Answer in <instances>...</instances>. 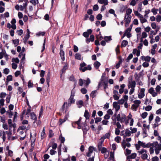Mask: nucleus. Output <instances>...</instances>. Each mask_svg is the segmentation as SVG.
I'll use <instances>...</instances> for the list:
<instances>
[{"mask_svg":"<svg viewBox=\"0 0 161 161\" xmlns=\"http://www.w3.org/2000/svg\"><path fill=\"white\" fill-rule=\"evenodd\" d=\"M161 89V87L159 85L157 86L155 88V90L156 92H157V94L158 93H159Z\"/></svg>","mask_w":161,"mask_h":161,"instance_id":"38","label":"nucleus"},{"mask_svg":"<svg viewBox=\"0 0 161 161\" xmlns=\"http://www.w3.org/2000/svg\"><path fill=\"white\" fill-rule=\"evenodd\" d=\"M151 58V57L149 56H147L146 57L142 56L141 57V58L142 60H143L146 61L147 62L150 61Z\"/></svg>","mask_w":161,"mask_h":161,"instance_id":"21","label":"nucleus"},{"mask_svg":"<svg viewBox=\"0 0 161 161\" xmlns=\"http://www.w3.org/2000/svg\"><path fill=\"white\" fill-rule=\"evenodd\" d=\"M109 13L111 14H113L115 16H116V15L115 14V11L113 9H109Z\"/></svg>","mask_w":161,"mask_h":161,"instance_id":"56","label":"nucleus"},{"mask_svg":"<svg viewBox=\"0 0 161 161\" xmlns=\"http://www.w3.org/2000/svg\"><path fill=\"white\" fill-rule=\"evenodd\" d=\"M30 2L33 4L35 5L36 4L38 3V0H31Z\"/></svg>","mask_w":161,"mask_h":161,"instance_id":"62","label":"nucleus"},{"mask_svg":"<svg viewBox=\"0 0 161 161\" xmlns=\"http://www.w3.org/2000/svg\"><path fill=\"white\" fill-rule=\"evenodd\" d=\"M83 102L82 100H80L77 103V104L79 108H81L83 105Z\"/></svg>","mask_w":161,"mask_h":161,"instance_id":"29","label":"nucleus"},{"mask_svg":"<svg viewBox=\"0 0 161 161\" xmlns=\"http://www.w3.org/2000/svg\"><path fill=\"white\" fill-rule=\"evenodd\" d=\"M31 107H29L26 110H25L23 111L22 114H25L26 115H27V117H28L29 116V113L31 111Z\"/></svg>","mask_w":161,"mask_h":161,"instance_id":"17","label":"nucleus"},{"mask_svg":"<svg viewBox=\"0 0 161 161\" xmlns=\"http://www.w3.org/2000/svg\"><path fill=\"white\" fill-rule=\"evenodd\" d=\"M59 139L61 141V143H64L65 141V138L62 137V136L60 135L59 137Z\"/></svg>","mask_w":161,"mask_h":161,"instance_id":"55","label":"nucleus"},{"mask_svg":"<svg viewBox=\"0 0 161 161\" xmlns=\"http://www.w3.org/2000/svg\"><path fill=\"white\" fill-rule=\"evenodd\" d=\"M131 31V29L129 28L126 31L124 35L122 37V38H123L125 36H126L128 37L129 38L130 37L131 34L130 32Z\"/></svg>","mask_w":161,"mask_h":161,"instance_id":"10","label":"nucleus"},{"mask_svg":"<svg viewBox=\"0 0 161 161\" xmlns=\"http://www.w3.org/2000/svg\"><path fill=\"white\" fill-rule=\"evenodd\" d=\"M50 79V74L49 72H48L47 75V76L46 77V81L47 82V84L48 86H49V80Z\"/></svg>","mask_w":161,"mask_h":161,"instance_id":"31","label":"nucleus"},{"mask_svg":"<svg viewBox=\"0 0 161 161\" xmlns=\"http://www.w3.org/2000/svg\"><path fill=\"white\" fill-rule=\"evenodd\" d=\"M67 119V117L65 116L64 119H60L59 120L60 125H61L63 123L65 122Z\"/></svg>","mask_w":161,"mask_h":161,"instance_id":"32","label":"nucleus"},{"mask_svg":"<svg viewBox=\"0 0 161 161\" xmlns=\"http://www.w3.org/2000/svg\"><path fill=\"white\" fill-rule=\"evenodd\" d=\"M139 18L140 19V21L142 23L146 22L147 21V20L144 18L142 15L141 16V17H140Z\"/></svg>","mask_w":161,"mask_h":161,"instance_id":"28","label":"nucleus"},{"mask_svg":"<svg viewBox=\"0 0 161 161\" xmlns=\"http://www.w3.org/2000/svg\"><path fill=\"white\" fill-rule=\"evenodd\" d=\"M124 132V131H121L120 133V135H124V137L130 136L131 135L130 131L128 129H126L125 130V134L123 133V132Z\"/></svg>","mask_w":161,"mask_h":161,"instance_id":"7","label":"nucleus"},{"mask_svg":"<svg viewBox=\"0 0 161 161\" xmlns=\"http://www.w3.org/2000/svg\"><path fill=\"white\" fill-rule=\"evenodd\" d=\"M138 144L140 146H142L143 147H150V145L149 144V143H148L147 144H145V143H144L143 142H141L140 141H139L138 142Z\"/></svg>","mask_w":161,"mask_h":161,"instance_id":"12","label":"nucleus"},{"mask_svg":"<svg viewBox=\"0 0 161 161\" xmlns=\"http://www.w3.org/2000/svg\"><path fill=\"white\" fill-rule=\"evenodd\" d=\"M125 115L123 114H119L117 115L116 118L118 121L123 122L125 118Z\"/></svg>","mask_w":161,"mask_h":161,"instance_id":"5","label":"nucleus"},{"mask_svg":"<svg viewBox=\"0 0 161 161\" xmlns=\"http://www.w3.org/2000/svg\"><path fill=\"white\" fill-rule=\"evenodd\" d=\"M117 102H115L113 103V107L115 108L116 111H118L120 109V106L118 104Z\"/></svg>","mask_w":161,"mask_h":161,"instance_id":"14","label":"nucleus"},{"mask_svg":"<svg viewBox=\"0 0 161 161\" xmlns=\"http://www.w3.org/2000/svg\"><path fill=\"white\" fill-rule=\"evenodd\" d=\"M115 141L118 143H119L121 140V138L120 137L117 136L115 138Z\"/></svg>","mask_w":161,"mask_h":161,"instance_id":"51","label":"nucleus"},{"mask_svg":"<svg viewBox=\"0 0 161 161\" xmlns=\"http://www.w3.org/2000/svg\"><path fill=\"white\" fill-rule=\"evenodd\" d=\"M92 30L90 29H88L86 32H84L83 34V35L85 37L87 38L89 36V35L92 33Z\"/></svg>","mask_w":161,"mask_h":161,"instance_id":"13","label":"nucleus"},{"mask_svg":"<svg viewBox=\"0 0 161 161\" xmlns=\"http://www.w3.org/2000/svg\"><path fill=\"white\" fill-rule=\"evenodd\" d=\"M31 118L33 120H36L37 117L35 113L33 112L31 113L30 114Z\"/></svg>","mask_w":161,"mask_h":161,"instance_id":"22","label":"nucleus"},{"mask_svg":"<svg viewBox=\"0 0 161 161\" xmlns=\"http://www.w3.org/2000/svg\"><path fill=\"white\" fill-rule=\"evenodd\" d=\"M60 55L62 60L63 61H64L65 59L64 52L63 51H60Z\"/></svg>","mask_w":161,"mask_h":161,"instance_id":"27","label":"nucleus"},{"mask_svg":"<svg viewBox=\"0 0 161 161\" xmlns=\"http://www.w3.org/2000/svg\"><path fill=\"white\" fill-rule=\"evenodd\" d=\"M130 153L131 151L130 150H129L128 148H126L125 154L126 156L130 154Z\"/></svg>","mask_w":161,"mask_h":161,"instance_id":"52","label":"nucleus"},{"mask_svg":"<svg viewBox=\"0 0 161 161\" xmlns=\"http://www.w3.org/2000/svg\"><path fill=\"white\" fill-rule=\"evenodd\" d=\"M161 118L158 116H157L155 119V123H158L160 121Z\"/></svg>","mask_w":161,"mask_h":161,"instance_id":"58","label":"nucleus"},{"mask_svg":"<svg viewBox=\"0 0 161 161\" xmlns=\"http://www.w3.org/2000/svg\"><path fill=\"white\" fill-rule=\"evenodd\" d=\"M6 94L5 92H2L0 94V97L3 98L5 97Z\"/></svg>","mask_w":161,"mask_h":161,"instance_id":"49","label":"nucleus"},{"mask_svg":"<svg viewBox=\"0 0 161 161\" xmlns=\"http://www.w3.org/2000/svg\"><path fill=\"white\" fill-rule=\"evenodd\" d=\"M12 62H15L16 63H19V60L18 58H13L12 59Z\"/></svg>","mask_w":161,"mask_h":161,"instance_id":"47","label":"nucleus"},{"mask_svg":"<svg viewBox=\"0 0 161 161\" xmlns=\"http://www.w3.org/2000/svg\"><path fill=\"white\" fill-rule=\"evenodd\" d=\"M152 107L151 106H148L145 108V110L147 111H149L151 110Z\"/></svg>","mask_w":161,"mask_h":161,"instance_id":"59","label":"nucleus"},{"mask_svg":"<svg viewBox=\"0 0 161 161\" xmlns=\"http://www.w3.org/2000/svg\"><path fill=\"white\" fill-rule=\"evenodd\" d=\"M94 40V36L93 35H91L90 38H86V43H88L90 42H93Z\"/></svg>","mask_w":161,"mask_h":161,"instance_id":"16","label":"nucleus"},{"mask_svg":"<svg viewBox=\"0 0 161 161\" xmlns=\"http://www.w3.org/2000/svg\"><path fill=\"white\" fill-rule=\"evenodd\" d=\"M158 11V9L153 8L151 10V12L153 13L154 15H156L157 14V11Z\"/></svg>","mask_w":161,"mask_h":161,"instance_id":"40","label":"nucleus"},{"mask_svg":"<svg viewBox=\"0 0 161 161\" xmlns=\"http://www.w3.org/2000/svg\"><path fill=\"white\" fill-rule=\"evenodd\" d=\"M75 58L78 60H80L81 58V56L80 54L77 53L75 55Z\"/></svg>","mask_w":161,"mask_h":161,"instance_id":"44","label":"nucleus"},{"mask_svg":"<svg viewBox=\"0 0 161 161\" xmlns=\"http://www.w3.org/2000/svg\"><path fill=\"white\" fill-rule=\"evenodd\" d=\"M147 151L144 149H142L141 150L138 151V152L140 154H144L147 152Z\"/></svg>","mask_w":161,"mask_h":161,"instance_id":"50","label":"nucleus"},{"mask_svg":"<svg viewBox=\"0 0 161 161\" xmlns=\"http://www.w3.org/2000/svg\"><path fill=\"white\" fill-rule=\"evenodd\" d=\"M130 114L127 117L125 116V118L124 120V122H125L126 125H127L129 123V120L131 119Z\"/></svg>","mask_w":161,"mask_h":161,"instance_id":"24","label":"nucleus"},{"mask_svg":"<svg viewBox=\"0 0 161 161\" xmlns=\"http://www.w3.org/2000/svg\"><path fill=\"white\" fill-rule=\"evenodd\" d=\"M107 114L109 115H112L113 114V112L111 109H109L107 111Z\"/></svg>","mask_w":161,"mask_h":161,"instance_id":"53","label":"nucleus"},{"mask_svg":"<svg viewBox=\"0 0 161 161\" xmlns=\"http://www.w3.org/2000/svg\"><path fill=\"white\" fill-rule=\"evenodd\" d=\"M156 20L158 22H160L161 21V16L160 15H158L156 18Z\"/></svg>","mask_w":161,"mask_h":161,"instance_id":"41","label":"nucleus"},{"mask_svg":"<svg viewBox=\"0 0 161 161\" xmlns=\"http://www.w3.org/2000/svg\"><path fill=\"white\" fill-rule=\"evenodd\" d=\"M159 159L158 157L155 156L152 158V161H158Z\"/></svg>","mask_w":161,"mask_h":161,"instance_id":"64","label":"nucleus"},{"mask_svg":"<svg viewBox=\"0 0 161 161\" xmlns=\"http://www.w3.org/2000/svg\"><path fill=\"white\" fill-rule=\"evenodd\" d=\"M145 89L144 88H142L141 89L140 92L138 94L139 98H142L144 97L145 96Z\"/></svg>","mask_w":161,"mask_h":161,"instance_id":"9","label":"nucleus"},{"mask_svg":"<svg viewBox=\"0 0 161 161\" xmlns=\"http://www.w3.org/2000/svg\"><path fill=\"white\" fill-rule=\"evenodd\" d=\"M30 37V35L27 34L24 37V42L25 43H26L28 39Z\"/></svg>","mask_w":161,"mask_h":161,"instance_id":"42","label":"nucleus"},{"mask_svg":"<svg viewBox=\"0 0 161 161\" xmlns=\"http://www.w3.org/2000/svg\"><path fill=\"white\" fill-rule=\"evenodd\" d=\"M95 148L92 146H90L89 148L88 152L87 154L86 155L87 157H90L91 154L93 153L94 150H95Z\"/></svg>","mask_w":161,"mask_h":161,"instance_id":"11","label":"nucleus"},{"mask_svg":"<svg viewBox=\"0 0 161 161\" xmlns=\"http://www.w3.org/2000/svg\"><path fill=\"white\" fill-rule=\"evenodd\" d=\"M97 2L101 4H104V5H108V0H97Z\"/></svg>","mask_w":161,"mask_h":161,"instance_id":"19","label":"nucleus"},{"mask_svg":"<svg viewBox=\"0 0 161 161\" xmlns=\"http://www.w3.org/2000/svg\"><path fill=\"white\" fill-rule=\"evenodd\" d=\"M97 93V91H92L90 95L93 98L94 97H96V94Z\"/></svg>","mask_w":161,"mask_h":161,"instance_id":"35","label":"nucleus"},{"mask_svg":"<svg viewBox=\"0 0 161 161\" xmlns=\"http://www.w3.org/2000/svg\"><path fill=\"white\" fill-rule=\"evenodd\" d=\"M147 115V113L146 112H145L142 113V117L143 119L145 118Z\"/></svg>","mask_w":161,"mask_h":161,"instance_id":"54","label":"nucleus"},{"mask_svg":"<svg viewBox=\"0 0 161 161\" xmlns=\"http://www.w3.org/2000/svg\"><path fill=\"white\" fill-rule=\"evenodd\" d=\"M119 60L118 63H117L115 66V67L116 69H118L120 66V64L122 63L123 62L122 59L121 58L119 57Z\"/></svg>","mask_w":161,"mask_h":161,"instance_id":"25","label":"nucleus"},{"mask_svg":"<svg viewBox=\"0 0 161 161\" xmlns=\"http://www.w3.org/2000/svg\"><path fill=\"white\" fill-rule=\"evenodd\" d=\"M158 144V143L157 142H154L152 143H149L150 147L151 146H152L153 147H155Z\"/></svg>","mask_w":161,"mask_h":161,"instance_id":"39","label":"nucleus"},{"mask_svg":"<svg viewBox=\"0 0 161 161\" xmlns=\"http://www.w3.org/2000/svg\"><path fill=\"white\" fill-rule=\"evenodd\" d=\"M8 123L9 125V130L10 131L11 130V128L12 127L15 129L16 127L15 124H13L12 123V120L10 119H9L8 120Z\"/></svg>","mask_w":161,"mask_h":161,"instance_id":"6","label":"nucleus"},{"mask_svg":"<svg viewBox=\"0 0 161 161\" xmlns=\"http://www.w3.org/2000/svg\"><path fill=\"white\" fill-rule=\"evenodd\" d=\"M148 92L151 94L153 97H155L158 95L157 92H155L153 87H151L148 91Z\"/></svg>","mask_w":161,"mask_h":161,"instance_id":"8","label":"nucleus"},{"mask_svg":"<svg viewBox=\"0 0 161 161\" xmlns=\"http://www.w3.org/2000/svg\"><path fill=\"white\" fill-rule=\"evenodd\" d=\"M136 86V83L135 81H133L131 82V94L134 92V87Z\"/></svg>","mask_w":161,"mask_h":161,"instance_id":"26","label":"nucleus"},{"mask_svg":"<svg viewBox=\"0 0 161 161\" xmlns=\"http://www.w3.org/2000/svg\"><path fill=\"white\" fill-rule=\"evenodd\" d=\"M84 115L86 119H89V114L87 111L86 110L85 111Z\"/></svg>","mask_w":161,"mask_h":161,"instance_id":"34","label":"nucleus"},{"mask_svg":"<svg viewBox=\"0 0 161 161\" xmlns=\"http://www.w3.org/2000/svg\"><path fill=\"white\" fill-rule=\"evenodd\" d=\"M131 9H128L126 11V14L125 16V26L126 27L128 26L129 25L131 20Z\"/></svg>","mask_w":161,"mask_h":161,"instance_id":"1","label":"nucleus"},{"mask_svg":"<svg viewBox=\"0 0 161 161\" xmlns=\"http://www.w3.org/2000/svg\"><path fill=\"white\" fill-rule=\"evenodd\" d=\"M27 4L26 3V1H25V3H23V5H21L19 6V9L21 11L24 10V9L27 6Z\"/></svg>","mask_w":161,"mask_h":161,"instance_id":"20","label":"nucleus"},{"mask_svg":"<svg viewBox=\"0 0 161 161\" xmlns=\"http://www.w3.org/2000/svg\"><path fill=\"white\" fill-rule=\"evenodd\" d=\"M134 104L132 105L131 107V109L134 110V111H136V108L138 107L141 103V102L138 100H135L134 101Z\"/></svg>","mask_w":161,"mask_h":161,"instance_id":"4","label":"nucleus"},{"mask_svg":"<svg viewBox=\"0 0 161 161\" xmlns=\"http://www.w3.org/2000/svg\"><path fill=\"white\" fill-rule=\"evenodd\" d=\"M104 39L106 42H107L109 41H110L112 40L111 36H105L104 37Z\"/></svg>","mask_w":161,"mask_h":161,"instance_id":"43","label":"nucleus"},{"mask_svg":"<svg viewBox=\"0 0 161 161\" xmlns=\"http://www.w3.org/2000/svg\"><path fill=\"white\" fill-rule=\"evenodd\" d=\"M99 9V7L97 5L95 4L94 5L93 7V10L94 11H97Z\"/></svg>","mask_w":161,"mask_h":161,"instance_id":"63","label":"nucleus"},{"mask_svg":"<svg viewBox=\"0 0 161 161\" xmlns=\"http://www.w3.org/2000/svg\"><path fill=\"white\" fill-rule=\"evenodd\" d=\"M9 70L7 68H5L3 70V73H4V74H5L6 75L8 74L9 73Z\"/></svg>","mask_w":161,"mask_h":161,"instance_id":"48","label":"nucleus"},{"mask_svg":"<svg viewBox=\"0 0 161 161\" xmlns=\"http://www.w3.org/2000/svg\"><path fill=\"white\" fill-rule=\"evenodd\" d=\"M147 131V129H144L143 130V137H146V136H147V134L146 133V132Z\"/></svg>","mask_w":161,"mask_h":161,"instance_id":"60","label":"nucleus"},{"mask_svg":"<svg viewBox=\"0 0 161 161\" xmlns=\"http://www.w3.org/2000/svg\"><path fill=\"white\" fill-rule=\"evenodd\" d=\"M19 39H15L13 40V42L15 46H17L19 43Z\"/></svg>","mask_w":161,"mask_h":161,"instance_id":"45","label":"nucleus"},{"mask_svg":"<svg viewBox=\"0 0 161 161\" xmlns=\"http://www.w3.org/2000/svg\"><path fill=\"white\" fill-rule=\"evenodd\" d=\"M148 156L147 154L145 153L142 154L141 158H142L144 160L146 159L147 158Z\"/></svg>","mask_w":161,"mask_h":161,"instance_id":"46","label":"nucleus"},{"mask_svg":"<svg viewBox=\"0 0 161 161\" xmlns=\"http://www.w3.org/2000/svg\"><path fill=\"white\" fill-rule=\"evenodd\" d=\"M81 92L83 94H86L87 92V90L85 88H83L81 89Z\"/></svg>","mask_w":161,"mask_h":161,"instance_id":"61","label":"nucleus"},{"mask_svg":"<svg viewBox=\"0 0 161 161\" xmlns=\"http://www.w3.org/2000/svg\"><path fill=\"white\" fill-rule=\"evenodd\" d=\"M75 94V92L73 91H72L71 92L70 97L68 101V105L69 106H70L72 103H74L75 102V100L74 98Z\"/></svg>","mask_w":161,"mask_h":161,"instance_id":"2","label":"nucleus"},{"mask_svg":"<svg viewBox=\"0 0 161 161\" xmlns=\"http://www.w3.org/2000/svg\"><path fill=\"white\" fill-rule=\"evenodd\" d=\"M91 82L89 78H87L86 80H83L81 79H79V84L80 86H82L84 83L86 87H87L89 84Z\"/></svg>","mask_w":161,"mask_h":161,"instance_id":"3","label":"nucleus"},{"mask_svg":"<svg viewBox=\"0 0 161 161\" xmlns=\"http://www.w3.org/2000/svg\"><path fill=\"white\" fill-rule=\"evenodd\" d=\"M147 36V34L145 32H143L142 33V37L141 38V41L142 40V39L146 38Z\"/></svg>","mask_w":161,"mask_h":161,"instance_id":"33","label":"nucleus"},{"mask_svg":"<svg viewBox=\"0 0 161 161\" xmlns=\"http://www.w3.org/2000/svg\"><path fill=\"white\" fill-rule=\"evenodd\" d=\"M94 65L96 69H98L100 65V63L98 61H96L95 62Z\"/></svg>","mask_w":161,"mask_h":161,"instance_id":"30","label":"nucleus"},{"mask_svg":"<svg viewBox=\"0 0 161 161\" xmlns=\"http://www.w3.org/2000/svg\"><path fill=\"white\" fill-rule=\"evenodd\" d=\"M122 146L123 147L124 149L126 148V147H129L130 146V143L128 142H123L122 143Z\"/></svg>","mask_w":161,"mask_h":161,"instance_id":"18","label":"nucleus"},{"mask_svg":"<svg viewBox=\"0 0 161 161\" xmlns=\"http://www.w3.org/2000/svg\"><path fill=\"white\" fill-rule=\"evenodd\" d=\"M81 120V119H80L79 120L73 123H72V125H73L74 124H77L78 125V129H80L81 128V127L80 125V121Z\"/></svg>","mask_w":161,"mask_h":161,"instance_id":"23","label":"nucleus"},{"mask_svg":"<svg viewBox=\"0 0 161 161\" xmlns=\"http://www.w3.org/2000/svg\"><path fill=\"white\" fill-rule=\"evenodd\" d=\"M110 134L109 132L106 133L100 139L101 142H103L104 139L106 138H108L110 136Z\"/></svg>","mask_w":161,"mask_h":161,"instance_id":"15","label":"nucleus"},{"mask_svg":"<svg viewBox=\"0 0 161 161\" xmlns=\"http://www.w3.org/2000/svg\"><path fill=\"white\" fill-rule=\"evenodd\" d=\"M128 44V42L124 40L122 42L121 46L123 47H125Z\"/></svg>","mask_w":161,"mask_h":161,"instance_id":"37","label":"nucleus"},{"mask_svg":"<svg viewBox=\"0 0 161 161\" xmlns=\"http://www.w3.org/2000/svg\"><path fill=\"white\" fill-rule=\"evenodd\" d=\"M2 127L4 130H7L8 129V125L6 123H3V124Z\"/></svg>","mask_w":161,"mask_h":161,"instance_id":"57","label":"nucleus"},{"mask_svg":"<svg viewBox=\"0 0 161 161\" xmlns=\"http://www.w3.org/2000/svg\"><path fill=\"white\" fill-rule=\"evenodd\" d=\"M45 136V128L44 127L43 130H42V131L41 133V137L42 139H43V138H44Z\"/></svg>","mask_w":161,"mask_h":161,"instance_id":"36","label":"nucleus"}]
</instances>
